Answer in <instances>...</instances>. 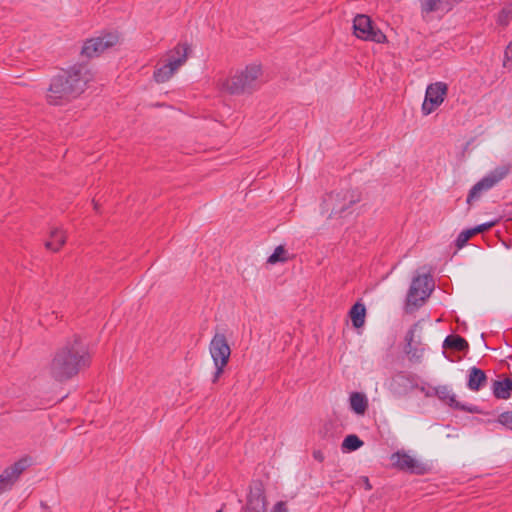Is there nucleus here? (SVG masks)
<instances>
[{
	"mask_svg": "<svg viewBox=\"0 0 512 512\" xmlns=\"http://www.w3.org/2000/svg\"><path fill=\"white\" fill-rule=\"evenodd\" d=\"M91 355L84 339L79 335L67 339L54 353L49 365V375L58 382H65L89 367Z\"/></svg>",
	"mask_w": 512,
	"mask_h": 512,
	"instance_id": "obj_1",
	"label": "nucleus"
},
{
	"mask_svg": "<svg viewBox=\"0 0 512 512\" xmlns=\"http://www.w3.org/2000/svg\"><path fill=\"white\" fill-rule=\"evenodd\" d=\"M92 73L84 64H75L67 70L54 76L47 91V101L52 105H59L62 101H69L84 92Z\"/></svg>",
	"mask_w": 512,
	"mask_h": 512,
	"instance_id": "obj_2",
	"label": "nucleus"
},
{
	"mask_svg": "<svg viewBox=\"0 0 512 512\" xmlns=\"http://www.w3.org/2000/svg\"><path fill=\"white\" fill-rule=\"evenodd\" d=\"M262 75L260 65H247L244 69L237 71L232 77L222 83V87L230 94L252 93L259 87V77Z\"/></svg>",
	"mask_w": 512,
	"mask_h": 512,
	"instance_id": "obj_3",
	"label": "nucleus"
},
{
	"mask_svg": "<svg viewBox=\"0 0 512 512\" xmlns=\"http://www.w3.org/2000/svg\"><path fill=\"white\" fill-rule=\"evenodd\" d=\"M391 465L403 472L425 475L431 472L432 465L413 457L405 450H398L390 456Z\"/></svg>",
	"mask_w": 512,
	"mask_h": 512,
	"instance_id": "obj_4",
	"label": "nucleus"
},
{
	"mask_svg": "<svg viewBox=\"0 0 512 512\" xmlns=\"http://www.w3.org/2000/svg\"><path fill=\"white\" fill-rule=\"evenodd\" d=\"M360 198L353 191L346 190L338 193H330L323 200V210L331 209L329 217H342L344 213Z\"/></svg>",
	"mask_w": 512,
	"mask_h": 512,
	"instance_id": "obj_5",
	"label": "nucleus"
},
{
	"mask_svg": "<svg viewBox=\"0 0 512 512\" xmlns=\"http://www.w3.org/2000/svg\"><path fill=\"white\" fill-rule=\"evenodd\" d=\"M434 289V282L429 275L414 277L406 297V305L421 307Z\"/></svg>",
	"mask_w": 512,
	"mask_h": 512,
	"instance_id": "obj_6",
	"label": "nucleus"
},
{
	"mask_svg": "<svg viewBox=\"0 0 512 512\" xmlns=\"http://www.w3.org/2000/svg\"><path fill=\"white\" fill-rule=\"evenodd\" d=\"M354 35L365 41H372L375 43H384L387 38L386 35L377 28L371 18L365 14H358L353 20Z\"/></svg>",
	"mask_w": 512,
	"mask_h": 512,
	"instance_id": "obj_7",
	"label": "nucleus"
},
{
	"mask_svg": "<svg viewBox=\"0 0 512 512\" xmlns=\"http://www.w3.org/2000/svg\"><path fill=\"white\" fill-rule=\"evenodd\" d=\"M118 41L119 36L114 32L87 39L82 46L80 55L87 59L99 57L104 51L115 46Z\"/></svg>",
	"mask_w": 512,
	"mask_h": 512,
	"instance_id": "obj_8",
	"label": "nucleus"
},
{
	"mask_svg": "<svg viewBox=\"0 0 512 512\" xmlns=\"http://www.w3.org/2000/svg\"><path fill=\"white\" fill-rule=\"evenodd\" d=\"M510 165H503L491 171L488 175L478 181L469 191L467 196V203L471 204L473 201L478 200L483 191H488L494 187L498 182L504 179L510 172Z\"/></svg>",
	"mask_w": 512,
	"mask_h": 512,
	"instance_id": "obj_9",
	"label": "nucleus"
},
{
	"mask_svg": "<svg viewBox=\"0 0 512 512\" xmlns=\"http://www.w3.org/2000/svg\"><path fill=\"white\" fill-rule=\"evenodd\" d=\"M447 90L448 87L443 82H436L427 87L425 99L422 104V112L424 115H429L443 103Z\"/></svg>",
	"mask_w": 512,
	"mask_h": 512,
	"instance_id": "obj_10",
	"label": "nucleus"
},
{
	"mask_svg": "<svg viewBox=\"0 0 512 512\" xmlns=\"http://www.w3.org/2000/svg\"><path fill=\"white\" fill-rule=\"evenodd\" d=\"M209 352L214 364L227 365L231 355V349L223 333H216L209 345Z\"/></svg>",
	"mask_w": 512,
	"mask_h": 512,
	"instance_id": "obj_11",
	"label": "nucleus"
},
{
	"mask_svg": "<svg viewBox=\"0 0 512 512\" xmlns=\"http://www.w3.org/2000/svg\"><path fill=\"white\" fill-rule=\"evenodd\" d=\"M419 328V322L414 323L405 335V347L404 352L406 353L409 361L413 363H420L422 361L425 348L420 340H415V333Z\"/></svg>",
	"mask_w": 512,
	"mask_h": 512,
	"instance_id": "obj_12",
	"label": "nucleus"
},
{
	"mask_svg": "<svg viewBox=\"0 0 512 512\" xmlns=\"http://www.w3.org/2000/svg\"><path fill=\"white\" fill-rule=\"evenodd\" d=\"M192 52L191 45L187 42H180L174 48L170 49L166 56L169 63L174 65L177 69L183 66L189 54Z\"/></svg>",
	"mask_w": 512,
	"mask_h": 512,
	"instance_id": "obj_13",
	"label": "nucleus"
},
{
	"mask_svg": "<svg viewBox=\"0 0 512 512\" xmlns=\"http://www.w3.org/2000/svg\"><path fill=\"white\" fill-rule=\"evenodd\" d=\"M458 0H419L423 17L438 11H450Z\"/></svg>",
	"mask_w": 512,
	"mask_h": 512,
	"instance_id": "obj_14",
	"label": "nucleus"
},
{
	"mask_svg": "<svg viewBox=\"0 0 512 512\" xmlns=\"http://www.w3.org/2000/svg\"><path fill=\"white\" fill-rule=\"evenodd\" d=\"M437 397L448 404L450 407L455 409H459L462 411L475 412L474 408H469L466 405L460 404L456 400V395L451 392V390L447 386H439L436 388Z\"/></svg>",
	"mask_w": 512,
	"mask_h": 512,
	"instance_id": "obj_15",
	"label": "nucleus"
},
{
	"mask_svg": "<svg viewBox=\"0 0 512 512\" xmlns=\"http://www.w3.org/2000/svg\"><path fill=\"white\" fill-rule=\"evenodd\" d=\"M30 466V458L24 457L8 466L3 473L0 474V480L17 479L23 471Z\"/></svg>",
	"mask_w": 512,
	"mask_h": 512,
	"instance_id": "obj_16",
	"label": "nucleus"
},
{
	"mask_svg": "<svg viewBox=\"0 0 512 512\" xmlns=\"http://www.w3.org/2000/svg\"><path fill=\"white\" fill-rule=\"evenodd\" d=\"M487 382L485 372L477 367H472L469 370V378L467 386L472 391H479Z\"/></svg>",
	"mask_w": 512,
	"mask_h": 512,
	"instance_id": "obj_17",
	"label": "nucleus"
},
{
	"mask_svg": "<svg viewBox=\"0 0 512 512\" xmlns=\"http://www.w3.org/2000/svg\"><path fill=\"white\" fill-rule=\"evenodd\" d=\"M492 390L495 398L503 400L509 399L512 393V379L505 378L504 380L494 381Z\"/></svg>",
	"mask_w": 512,
	"mask_h": 512,
	"instance_id": "obj_18",
	"label": "nucleus"
},
{
	"mask_svg": "<svg viewBox=\"0 0 512 512\" xmlns=\"http://www.w3.org/2000/svg\"><path fill=\"white\" fill-rule=\"evenodd\" d=\"M349 317L355 328H361L365 323L366 307L361 301H357L349 310Z\"/></svg>",
	"mask_w": 512,
	"mask_h": 512,
	"instance_id": "obj_19",
	"label": "nucleus"
},
{
	"mask_svg": "<svg viewBox=\"0 0 512 512\" xmlns=\"http://www.w3.org/2000/svg\"><path fill=\"white\" fill-rule=\"evenodd\" d=\"M351 409L358 415H364L368 408V400L361 392H352L349 397Z\"/></svg>",
	"mask_w": 512,
	"mask_h": 512,
	"instance_id": "obj_20",
	"label": "nucleus"
},
{
	"mask_svg": "<svg viewBox=\"0 0 512 512\" xmlns=\"http://www.w3.org/2000/svg\"><path fill=\"white\" fill-rule=\"evenodd\" d=\"M66 236L63 230L55 228L50 232V238L45 242V247L48 250L57 252L64 245Z\"/></svg>",
	"mask_w": 512,
	"mask_h": 512,
	"instance_id": "obj_21",
	"label": "nucleus"
},
{
	"mask_svg": "<svg viewBox=\"0 0 512 512\" xmlns=\"http://www.w3.org/2000/svg\"><path fill=\"white\" fill-rule=\"evenodd\" d=\"M177 70L178 69L174 65L166 61V63L154 70L153 78L157 83H165L175 74Z\"/></svg>",
	"mask_w": 512,
	"mask_h": 512,
	"instance_id": "obj_22",
	"label": "nucleus"
},
{
	"mask_svg": "<svg viewBox=\"0 0 512 512\" xmlns=\"http://www.w3.org/2000/svg\"><path fill=\"white\" fill-rule=\"evenodd\" d=\"M445 349H451L458 352H465L469 348L468 342L459 335H449L443 342Z\"/></svg>",
	"mask_w": 512,
	"mask_h": 512,
	"instance_id": "obj_23",
	"label": "nucleus"
},
{
	"mask_svg": "<svg viewBox=\"0 0 512 512\" xmlns=\"http://www.w3.org/2000/svg\"><path fill=\"white\" fill-rule=\"evenodd\" d=\"M289 260L288 252L284 246L279 245L275 248L274 252L268 257L269 264L284 263Z\"/></svg>",
	"mask_w": 512,
	"mask_h": 512,
	"instance_id": "obj_24",
	"label": "nucleus"
},
{
	"mask_svg": "<svg viewBox=\"0 0 512 512\" xmlns=\"http://www.w3.org/2000/svg\"><path fill=\"white\" fill-rule=\"evenodd\" d=\"M363 445V441L355 434L348 435L342 442V448L348 451H355Z\"/></svg>",
	"mask_w": 512,
	"mask_h": 512,
	"instance_id": "obj_25",
	"label": "nucleus"
},
{
	"mask_svg": "<svg viewBox=\"0 0 512 512\" xmlns=\"http://www.w3.org/2000/svg\"><path fill=\"white\" fill-rule=\"evenodd\" d=\"M476 235V232L474 230V227L473 228H469V229H466V230H463L462 232L459 233V235L457 236L456 240H455V246L458 248V249H461L463 248L467 242L469 241V239H471L473 236Z\"/></svg>",
	"mask_w": 512,
	"mask_h": 512,
	"instance_id": "obj_26",
	"label": "nucleus"
},
{
	"mask_svg": "<svg viewBox=\"0 0 512 512\" xmlns=\"http://www.w3.org/2000/svg\"><path fill=\"white\" fill-rule=\"evenodd\" d=\"M512 19V6L504 7L498 16V23L500 25L506 26Z\"/></svg>",
	"mask_w": 512,
	"mask_h": 512,
	"instance_id": "obj_27",
	"label": "nucleus"
},
{
	"mask_svg": "<svg viewBox=\"0 0 512 512\" xmlns=\"http://www.w3.org/2000/svg\"><path fill=\"white\" fill-rule=\"evenodd\" d=\"M498 423L512 430V411H505L498 416Z\"/></svg>",
	"mask_w": 512,
	"mask_h": 512,
	"instance_id": "obj_28",
	"label": "nucleus"
},
{
	"mask_svg": "<svg viewBox=\"0 0 512 512\" xmlns=\"http://www.w3.org/2000/svg\"><path fill=\"white\" fill-rule=\"evenodd\" d=\"M215 366V372L213 374V378H212V382L213 383H216L219 378L221 377V375L224 373V368L226 365H222V364H214Z\"/></svg>",
	"mask_w": 512,
	"mask_h": 512,
	"instance_id": "obj_29",
	"label": "nucleus"
},
{
	"mask_svg": "<svg viewBox=\"0 0 512 512\" xmlns=\"http://www.w3.org/2000/svg\"><path fill=\"white\" fill-rule=\"evenodd\" d=\"M493 225H494L493 222L483 223V224H480V225L474 227V230H475L476 234L483 233L485 231H488L491 227H493Z\"/></svg>",
	"mask_w": 512,
	"mask_h": 512,
	"instance_id": "obj_30",
	"label": "nucleus"
},
{
	"mask_svg": "<svg viewBox=\"0 0 512 512\" xmlns=\"http://www.w3.org/2000/svg\"><path fill=\"white\" fill-rule=\"evenodd\" d=\"M272 512H288V508H287L286 502H284V501L277 502L274 505V507L272 509Z\"/></svg>",
	"mask_w": 512,
	"mask_h": 512,
	"instance_id": "obj_31",
	"label": "nucleus"
},
{
	"mask_svg": "<svg viewBox=\"0 0 512 512\" xmlns=\"http://www.w3.org/2000/svg\"><path fill=\"white\" fill-rule=\"evenodd\" d=\"M313 458L318 462H323L325 459L324 453L321 450L313 451Z\"/></svg>",
	"mask_w": 512,
	"mask_h": 512,
	"instance_id": "obj_32",
	"label": "nucleus"
},
{
	"mask_svg": "<svg viewBox=\"0 0 512 512\" xmlns=\"http://www.w3.org/2000/svg\"><path fill=\"white\" fill-rule=\"evenodd\" d=\"M12 484H13V482L1 481L0 482V493H2L4 491H7V490H10L12 488Z\"/></svg>",
	"mask_w": 512,
	"mask_h": 512,
	"instance_id": "obj_33",
	"label": "nucleus"
},
{
	"mask_svg": "<svg viewBox=\"0 0 512 512\" xmlns=\"http://www.w3.org/2000/svg\"><path fill=\"white\" fill-rule=\"evenodd\" d=\"M244 512H264L263 509H256L255 507L252 506V502L249 501V504L247 505L246 509Z\"/></svg>",
	"mask_w": 512,
	"mask_h": 512,
	"instance_id": "obj_34",
	"label": "nucleus"
},
{
	"mask_svg": "<svg viewBox=\"0 0 512 512\" xmlns=\"http://www.w3.org/2000/svg\"><path fill=\"white\" fill-rule=\"evenodd\" d=\"M372 488V486L370 485V482L369 481H366L365 482V489L366 490H370Z\"/></svg>",
	"mask_w": 512,
	"mask_h": 512,
	"instance_id": "obj_35",
	"label": "nucleus"
},
{
	"mask_svg": "<svg viewBox=\"0 0 512 512\" xmlns=\"http://www.w3.org/2000/svg\"><path fill=\"white\" fill-rule=\"evenodd\" d=\"M361 480H365V481H368V477H362Z\"/></svg>",
	"mask_w": 512,
	"mask_h": 512,
	"instance_id": "obj_36",
	"label": "nucleus"
},
{
	"mask_svg": "<svg viewBox=\"0 0 512 512\" xmlns=\"http://www.w3.org/2000/svg\"><path fill=\"white\" fill-rule=\"evenodd\" d=\"M216 512H223V511L220 509V510H218V511H216Z\"/></svg>",
	"mask_w": 512,
	"mask_h": 512,
	"instance_id": "obj_37",
	"label": "nucleus"
}]
</instances>
